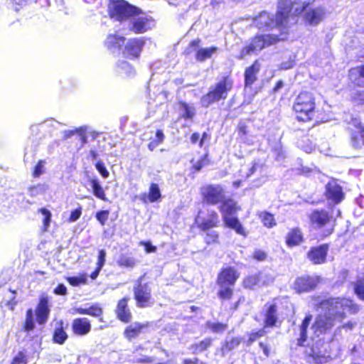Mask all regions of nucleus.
Wrapping results in <instances>:
<instances>
[{"label":"nucleus","instance_id":"obj_1","mask_svg":"<svg viewBox=\"0 0 364 364\" xmlns=\"http://www.w3.org/2000/svg\"><path fill=\"white\" fill-rule=\"evenodd\" d=\"M315 301L314 309L332 312L331 314H318L312 324L315 333L325 334L330 331L335 325V321H342L346 318L345 310L350 314H356L360 311V306L352 299L345 296H328L321 299L320 296H313Z\"/></svg>","mask_w":364,"mask_h":364},{"label":"nucleus","instance_id":"obj_2","mask_svg":"<svg viewBox=\"0 0 364 364\" xmlns=\"http://www.w3.org/2000/svg\"><path fill=\"white\" fill-rule=\"evenodd\" d=\"M203 201L208 205L220 203L219 210L222 214L224 226L234 230L237 235L246 237L247 232L240 219L235 216L241 210V207L234 199L225 197V190L220 185L208 184L200 190Z\"/></svg>","mask_w":364,"mask_h":364},{"label":"nucleus","instance_id":"obj_3","mask_svg":"<svg viewBox=\"0 0 364 364\" xmlns=\"http://www.w3.org/2000/svg\"><path fill=\"white\" fill-rule=\"evenodd\" d=\"M316 1L299 0L301 7L294 9L295 2L293 0H278L277 11L274 16L269 19V22L266 25L267 30L287 28L291 18L299 16L302 11H305L313 5Z\"/></svg>","mask_w":364,"mask_h":364},{"label":"nucleus","instance_id":"obj_4","mask_svg":"<svg viewBox=\"0 0 364 364\" xmlns=\"http://www.w3.org/2000/svg\"><path fill=\"white\" fill-rule=\"evenodd\" d=\"M333 207L314 209L308 215L311 226L317 232L319 240L330 237L335 231L336 218L333 214Z\"/></svg>","mask_w":364,"mask_h":364},{"label":"nucleus","instance_id":"obj_5","mask_svg":"<svg viewBox=\"0 0 364 364\" xmlns=\"http://www.w3.org/2000/svg\"><path fill=\"white\" fill-rule=\"evenodd\" d=\"M240 277L235 267L228 266L220 269L216 277L218 287L217 296L221 303L230 301L235 295L234 287Z\"/></svg>","mask_w":364,"mask_h":364},{"label":"nucleus","instance_id":"obj_6","mask_svg":"<svg viewBox=\"0 0 364 364\" xmlns=\"http://www.w3.org/2000/svg\"><path fill=\"white\" fill-rule=\"evenodd\" d=\"M292 110L297 122L308 123L314 118L316 97L310 91H301L294 100Z\"/></svg>","mask_w":364,"mask_h":364},{"label":"nucleus","instance_id":"obj_7","mask_svg":"<svg viewBox=\"0 0 364 364\" xmlns=\"http://www.w3.org/2000/svg\"><path fill=\"white\" fill-rule=\"evenodd\" d=\"M50 299L48 296L42 294L38 299V302L33 310L30 308L26 311L25 320L23 323V330L29 333L35 328V319L38 325H45L50 316Z\"/></svg>","mask_w":364,"mask_h":364},{"label":"nucleus","instance_id":"obj_8","mask_svg":"<svg viewBox=\"0 0 364 364\" xmlns=\"http://www.w3.org/2000/svg\"><path fill=\"white\" fill-rule=\"evenodd\" d=\"M234 80L230 74L222 76L200 98L203 107H209L214 103L225 101L233 89Z\"/></svg>","mask_w":364,"mask_h":364},{"label":"nucleus","instance_id":"obj_9","mask_svg":"<svg viewBox=\"0 0 364 364\" xmlns=\"http://www.w3.org/2000/svg\"><path fill=\"white\" fill-rule=\"evenodd\" d=\"M107 14L111 19L122 23L132 20L143 11L126 0H109Z\"/></svg>","mask_w":364,"mask_h":364},{"label":"nucleus","instance_id":"obj_10","mask_svg":"<svg viewBox=\"0 0 364 364\" xmlns=\"http://www.w3.org/2000/svg\"><path fill=\"white\" fill-rule=\"evenodd\" d=\"M280 41L279 37L274 34H257L253 36L250 43L242 48L240 55L237 56L239 60H242L246 55H250L253 53L261 51L265 48L277 43Z\"/></svg>","mask_w":364,"mask_h":364},{"label":"nucleus","instance_id":"obj_11","mask_svg":"<svg viewBox=\"0 0 364 364\" xmlns=\"http://www.w3.org/2000/svg\"><path fill=\"white\" fill-rule=\"evenodd\" d=\"M134 299L137 307L143 309L150 307L154 304L151 289L147 283H141V277L137 279V283L133 289Z\"/></svg>","mask_w":364,"mask_h":364},{"label":"nucleus","instance_id":"obj_12","mask_svg":"<svg viewBox=\"0 0 364 364\" xmlns=\"http://www.w3.org/2000/svg\"><path fill=\"white\" fill-rule=\"evenodd\" d=\"M345 193L338 180L331 178L325 185L323 196L331 205H338L345 199Z\"/></svg>","mask_w":364,"mask_h":364},{"label":"nucleus","instance_id":"obj_13","mask_svg":"<svg viewBox=\"0 0 364 364\" xmlns=\"http://www.w3.org/2000/svg\"><path fill=\"white\" fill-rule=\"evenodd\" d=\"M203 213L202 210H199L195 218V223L200 231L207 232L219 227L220 223V217L215 210H208L204 216L201 215Z\"/></svg>","mask_w":364,"mask_h":364},{"label":"nucleus","instance_id":"obj_14","mask_svg":"<svg viewBox=\"0 0 364 364\" xmlns=\"http://www.w3.org/2000/svg\"><path fill=\"white\" fill-rule=\"evenodd\" d=\"M320 282L321 278L318 276L301 275L295 279L293 288L296 293L301 294L314 291Z\"/></svg>","mask_w":364,"mask_h":364},{"label":"nucleus","instance_id":"obj_15","mask_svg":"<svg viewBox=\"0 0 364 364\" xmlns=\"http://www.w3.org/2000/svg\"><path fill=\"white\" fill-rule=\"evenodd\" d=\"M145 41L143 38H132L124 43L122 55L127 59L134 60L140 58Z\"/></svg>","mask_w":364,"mask_h":364},{"label":"nucleus","instance_id":"obj_16","mask_svg":"<svg viewBox=\"0 0 364 364\" xmlns=\"http://www.w3.org/2000/svg\"><path fill=\"white\" fill-rule=\"evenodd\" d=\"M349 124L351 146L355 149H363L364 147V125L356 119H353Z\"/></svg>","mask_w":364,"mask_h":364},{"label":"nucleus","instance_id":"obj_17","mask_svg":"<svg viewBox=\"0 0 364 364\" xmlns=\"http://www.w3.org/2000/svg\"><path fill=\"white\" fill-rule=\"evenodd\" d=\"M330 245L323 243L312 246L306 252V258L314 265H319L327 262Z\"/></svg>","mask_w":364,"mask_h":364},{"label":"nucleus","instance_id":"obj_18","mask_svg":"<svg viewBox=\"0 0 364 364\" xmlns=\"http://www.w3.org/2000/svg\"><path fill=\"white\" fill-rule=\"evenodd\" d=\"M303 20L306 25L317 26L325 18L326 9L323 6H316L313 8L306 9L302 11Z\"/></svg>","mask_w":364,"mask_h":364},{"label":"nucleus","instance_id":"obj_19","mask_svg":"<svg viewBox=\"0 0 364 364\" xmlns=\"http://www.w3.org/2000/svg\"><path fill=\"white\" fill-rule=\"evenodd\" d=\"M68 324L63 319L55 321V326L52 331V342L55 344L63 346L65 343L69 336L66 331Z\"/></svg>","mask_w":364,"mask_h":364},{"label":"nucleus","instance_id":"obj_20","mask_svg":"<svg viewBox=\"0 0 364 364\" xmlns=\"http://www.w3.org/2000/svg\"><path fill=\"white\" fill-rule=\"evenodd\" d=\"M129 300V296H124L117 301L115 309L117 319L124 323H129L132 319V314L128 306Z\"/></svg>","mask_w":364,"mask_h":364},{"label":"nucleus","instance_id":"obj_21","mask_svg":"<svg viewBox=\"0 0 364 364\" xmlns=\"http://www.w3.org/2000/svg\"><path fill=\"white\" fill-rule=\"evenodd\" d=\"M91 329V322L86 317H77L71 322V330L75 336H83L87 335Z\"/></svg>","mask_w":364,"mask_h":364},{"label":"nucleus","instance_id":"obj_22","mask_svg":"<svg viewBox=\"0 0 364 364\" xmlns=\"http://www.w3.org/2000/svg\"><path fill=\"white\" fill-rule=\"evenodd\" d=\"M348 79L355 87H364V64L350 68L348 72Z\"/></svg>","mask_w":364,"mask_h":364},{"label":"nucleus","instance_id":"obj_23","mask_svg":"<svg viewBox=\"0 0 364 364\" xmlns=\"http://www.w3.org/2000/svg\"><path fill=\"white\" fill-rule=\"evenodd\" d=\"M260 63L258 59L255 60L252 63L247 66L244 73V83L245 87H251L257 80V74L260 70Z\"/></svg>","mask_w":364,"mask_h":364},{"label":"nucleus","instance_id":"obj_24","mask_svg":"<svg viewBox=\"0 0 364 364\" xmlns=\"http://www.w3.org/2000/svg\"><path fill=\"white\" fill-rule=\"evenodd\" d=\"M284 238L285 244L289 248L297 247L304 241V234L299 227L291 228Z\"/></svg>","mask_w":364,"mask_h":364},{"label":"nucleus","instance_id":"obj_25","mask_svg":"<svg viewBox=\"0 0 364 364\" xmlns=\"http://www.w3.org/2000/svg\"><path fill=\"white\" fill-rule=\"evenodd\" d=\"M149 326V322H135L133 324L127 326L124 328L123 336L127 341H132L133 340L136 339L142 333L143 330Z\"/></svg>","mask_w":364,"mask_h":364},{"label":"nucleus","instance_id":"obj_26","mask_svg":"<svg viewBox=\"0 0 364 364\" xmlns=\"http://www.w3.org/2000/svg\"><path fill=\"white\" fill-rule=\"evenodd\" d=\"M278 321L277 305L276 304H267L264 313V326L273 328Z\"/></svg>","mask_w":364,"mask_h":364},{"label":"nucleus","instance_id":"obj_27","mask_svg":"<svg viewBox=\"0 0 364 364\" xmlns=\"http://www.w3.org/2000/svg\"><path fill=\"white\" fill-rule=\"evenodd\" d=\"M161 193L159 186L156 183H151L148 193H143L139 196L140 200L146 204L148 203H155L161 198Z\"/></svg>","mask_w":364,"mask_h":364},{"label":"nucleus","instance_id":"obj_28","mask_svg":"<svg viewBox=\"0 0 364 364\" xmlns=\"http://www.w3.org/2000/svg\"><path fill=\"white\" fill-rule=\"evenodd\" d=\"M139 261L131 253H121L116 260L117 265L121 269H133L139 264Z\"/></svg>","mask_w":364,"mask_h":364},{"label":"nucleus","instance_id":"obj_29","mask_svg":"<svg viewBox=\"0 0 364 364\" xmlns=\"http://www.w3.org/2000/svg\"><path fill=\"white\" fill-rule=\"evenodd\" d=\"M126 38L115 33H110L107 36L105 46L108 50H120L124 45Z\"/></svg>","mask_w":364,"mask_h":364},{"label":"nucleus","instance_id":"obj_30","mask_svg":"<svg viewBox=\"0 0 364 364\" xmlns=\"http://www.w3.org/2000/svg\"><path fill=\"white\" fill-rule=\"evenodd\" d=\"M243 338L242 337H231L229 339L225 340L220 346V352L223 355L237 349L242 343Z\"/></svg>","mask_w":364,"mask_h":364},{"label":"nucleus","instance_id":"obj_31","mask_svg":"<svg viewBox=\"0 0 364 364\" xmlns=\"http://www.w3.org/2000/svg\"><path fill=\"white\" fill-rule=\"evenodd\" d=\"M312 315L308 314L305 316L304 318L302 320L300 326H299V337L297 339V346H304V343L306 341L308 338V328L310 324V322L312 320Z\"/></svg>","mask_w":364,"mask_h":364},{"label":"nucleus","instance_id":"obj_32","mask_svg":"<svg viewBox=\"0 0 364 364\" xmlns=\"http://www.w3.org/2000/svg\"><path fill=\"white\" fill-rule=\"evenodd\" d=\"M74 313L80 315H89L100 318L103 315V309L98 304H93L88 308L78 307L74 309Z\"/></svg>","mask_w":364,"mask_h":364},{"label":"nucleus","instance_id":"obj_33","mask_svg":"<svg viewBox=\"0 0 364 364\" xmlns=\"http://www.w3.org/2000/svg\"><path fill=\"white\" fill-rule=\"evenodd\" d=\"M261 272L245 276L242 282V286L245 289L252 290L261 282Z\"/></svg>","mask_w":364,"mask_h":364},{"label":"nucleus","instance_id":"obj_34","mask_svg":"<svg viewBox=\"0 0 364 364\" xmlns=\"http://www.w3.org/2000/svg\"><path fill=\"white\" fill-rule=\"evenodd\" d=\"M90 185L92 188V194L98 199L107 201L105 191L101 185L100 181L97 178H92L89 180Z\"/></svg>","mask_w":364,"mask_h":364},{"label":"nucleus","instance_id":"obj_35","mask_svg":"<svg viewBox=\"0 0 364 364\" xmlns=\"http://www.w3.org/2000/svg\"><path fill=\"white\" fill-rule=\"evenodd\" d=\"M213 338L210 337H206L198 343H193L189 347V350L193 354H198L210 348L213 345Z\"/></svg>","mask_w":364,"mask_h":364},{"label":"nucleus","instance_id":"obj_36","mask_svg":"<svg viewBox=\"0 0 364 364\" xmlns=\"http://www.w3.org/2000/svg\"><path fill=\"white\" fill-rule=\"evenodd\" d=\"M218 50V48L216 46L199 48L195 55L196 60L198 62H204L207 59L210 58Z\"/></svg>","mask_w":364,"mask_h":364},{"label":"nucleus","instance_id":"obj_37","mask_svg":"<svg viewBox=\"0 0 364 364\" xmlns=\"http://www.w3.org/2000/svg\"><path fill=\"white\" fill-rule=\"evenodd\" d=\"M149 20L146 17H139L132 22L130 31L134 33L139 34L146 32L148 30Z\"/></svg>","mask_w":364,"mask_h":364},{"label":"nucleus","instance_id":"obj_38","mask_svg":"<svg viewBox=\"0 0 364 364\" xmlns=\"http://www.w3.org/2000/svg\"><path fill=\"white\" fill-rule=\"evenodd\" d=\"M191 163L192 164L191 167L192 173L200 171L203 167L210 164L208 153H205L198 161H195L194 159H191Z\"/></svg>","mask_w":364,"mask_h":364},{"label":"nucleus","instance_id":"obj_39","mask_svg":"<svg viewBox=\"0 0 364 364\" xmlns=\"http://www.w3.org/2000/svg\"><path fill=\"white\" fill-rule=\"evenodd\" d=\"M258 217L263 226L268 229L272 228L277 225L274 215L268 211L261 212L258 214Z\"/></svg>","mask_w":364,"mask_h":364},{"label":"nucleus","instance_id":"obj_40","mask_svg":"<svg viewBox=\"0 0 364 364\" xmlns=\"http://www.w3.org/2000/svg\"><path fill=\"white\" fill-rule=\"evenodd\" d=\"M178 105L183 110L181 117L183 119H192L193 118L196 113L195 107L193 106L190 105L188 103L183 100L178 101Z\"/></svg>","mask_w":364,"mask_h":364},{"label":"nucleus","instance_id":"obj_41","mask_svg":"<svg viewBox=\"0 0 364 364\" xmlns=\"http://www.w3.org/2000/svg\"><path fill=\"white\" fill-rule=\"evenodd\" d=\"M205 326L209 331L215 333H223L228 327L227 323L212 321L206 322Z\"/></svg>","mask_w":364,"mask_h":364},{"label":"nucleus","instance_id":"obj_42","mask_svg":"<svg viewBox=\"0 0 364 364\" xmlns=\"http://www.w3.org/2000/svg\"><path fill=\"white\" fill-rule=\"evenodd\" d=\"M65 280L73 287H78L87 283V274L80 273L77 277H67Z\"/></svg>","mask_w":364,"mask_h":364},{"label":"nucleus","instance_id":"obj_43","mask_svg":"<svg viewBox=\"0 0 364 364\" xmlns=\"http://www.w3.org/2000/svg\"><path fill=\"white\" fill-rule=\"evenodd\" d=\"M75 133L77 134L80 137V140L81 142V144H80V148H81L87 142V136L86 135L85 130L82 127L77 128L75 130L68 131L65 134L64 137L68 138Z\"/></svg>","mask_w":364,"mask_h":364},{"label":"nucleus","instance_id":"obj_44","mask_svg":"<svg viewBox=\"0 0 364 364\" xmlns=\"http://www.w3.org/2000/svg\"><path fill=\"white\" fill-rule=\"evenodd\" d=\"M38 212L43 215L42 230L44 232L48 231L51 223V213L46 208H41Z\"/></svg>","mask_w":364,"mask_h":364},{"label":"nucleus","instance_id":"obj_45","mask_svg":"<svg viewBox=\"0 0 364 364\" xmlns=\"http://www.w3.org/2000/svg\"><path fill=\"white\" fill-rule=\"evenodd\" d=\"M206 234L204 237V242L207 245L218 244L220 242L219 233L216 231L205 232Z\"/></svg>","mask_w":364,"mask_h":364},{"label":"nucleus","instance_id":"obj_46","mask_svg":"<svg viewBox=\"0 0 364 364\" xmlns=\"http://www.w3.org/2000/svg\"><path fill=\"white\" fill-rule=\"evenodd\" d=\"M354 293L360 299L364 301V279H358L353 286Z\"/></svg>","mask_w":364,"mask_h":364},{"label":"nucleus","instance_id":"obj_47","mask_svg":"<svg viewBox=\"0 0 364 364\" xmlns=\"http://www.w3.org/2000/svg\"><path fill=\"white\" fill-rule=\"evenodd\" d=\"M46 163V161L44 159H40L38 161L32 171V176L33 178H38L45 173L44 166Z\"/></svg>","mask_w":364,"mask_h":364},{"label":"nucleus","instance_id":"obj_48","mask_svg":"<svg viewBox=\"0 0 364 364\" xmlns=\"http://www.w3.org/2000/svg\"><path fill=\"white\" fill-rule=\"evenodd\" d=\"M265 333V331L263 328H261L257 331H252L248 333V338L246 343L247 346H251L258 338L264 336Z\"/></svg>","mask_w":364,"mask_h":364},{"label":"nucleus","instance_id":"obj_49","mask_svg":"<svg viewBox=\"0 0 364 364\" xmlns=\"http://www.w3.org/2000/svg\"><path fill=\"white\" fill-rule=\"evenodd\" d=\"M251 258L257 262H264L268 258V254L263 250L255 249L251 255Z\"/></svg>","mask_w":364,"mask_h":364},{"label":"nucleus","instance_id":"obj_50","mask_svg":"<svg viewBox=\"0 0 364 364\" xmlns=\"http://www.w3.org/2000/svg\"><path fill=\"white\" fill-rule=\"evenodd\" d=\"M308 357L311 358L312 362L315 364H324L328 361V356H326L324 354H319L312 353L308 355Z\"/></svg>","mask_w":364,"mask_h":364},{"label":"nucleus","instance_id":"obj_51","mask_svg":"<svg viewBox=\"0 0 364 364\" xmlns=\"http://www.w3.org/2000/svg\"><path fill=\"white\" fill-rule=\"evenodd\" d=\"M116 67L121 71H124L127 75L134 71V67L126 60H119L117 63Z\"/></svg>","mask_w":364,"mask_h":364},{"label":"nucleus","instance_id":"obj_52","mask_svg":"<svg viewBox=\"0 0 364 364\" xmlns=\"http://www.w3.org/2000/svg\"><path fill=\"white\" fill-rule=\"evenodd\" d=\"M201 43V40L200 38H196L190 41L188 45V47L183 50V54L184 55H189L191 53L197 49Z\"/></svg>","mask_w":364,"mask_h":364},{"label":"nucleus","instance_id":"obj_53","mask_svg":"<svg viewBox=\"0 0 364 364\" xmlns=\"http://www.w3.org/2000/svg\"><path fill=\"white\" fill-rule=\"evenodd\" d=\"M28 363V356L23 351H18L11 361V364H27Z\"/></svg>","mask_w":364,"mask_h":364},{"label":"nucleus","instance_id":"obj_54","mask_svg":"<svg viewBox=\"0 0 364 364\" xmlns=\"http://www.w3.org/2000/svg\"><path fill=\"white\" fill-rule=\"evenodd\" d=\"M109 216V210H101L96 213L95 218L100 223L102 226H104L106 224Z\"/></svg>","mask_w":364,"mask_h":364},{"label":"nucleus","instance_id":"obj_55","mask_svg":"<svg viewBox=\"0 0 364 364\" xmlns=\"http://www.w3.org/2000/svg\"><path fill=\"white\" fill-rule=\"evenodd\" d=\"M350 100L356 105H364V90H358L354 92Z\"/></svg>","mask_w":364,"mask_h":364},{"label":"nucleus","instance_id":"obj_56","mask_svg":"<svg viewBox=\"0 0 364 364\" xmlns=\"http://www.w3.org/2000/svg\"><path fill=\"white\" fill-rule=\"evenodd\" d=\"M95 166L104 178H107L109 177V173L102 161L100 160L97 161L96 164H95Z\"/></svg>","mask_w":364,"mask_h":364},{"label":"nucleus","instance_id":"obj_57","mask_svg":"<svg viewBox=\"0 0 364 364\" xmlns=\"http://www.w3.org/2000/svg\"><path fill=\"white\" fill-rule=\"evenodd\" d=\"M81 215H82V207L79 206L70 212V216L68 218L67 221L69 223L75 222L80 218Z\"/></svg>","mask_w":364,"mask_h":364},{"label":"nucleus","instance_id":"obj_58","mask_svg":"<svg viewBox=\"0 0 364 364\" xmlns=\"http://www.w3.org/2000/svg\"><path fill=\"white\" fill-rule=\"evenodd\" d=\"M106 261V251L104 249L100 250L98 251L97 260L96 263V267L102 269L105 264Z\"/></svg>","mask_w":364,"mask_h":364},{"label":"nucleus","instance_id":"obj_59","mask_svg":"<svg viewBox=\"0 0 364 364\" xmlns=\"http://www.w3.org/2000/svg\"><path fill=\"white\" fill-rule=\"evenodd\" d=\"M139 245L144 247L146 253H154L157 250V247L153 245L150 241H141Z\"/></svg>","mask_w":364,"mask_h":364},{"label":"nucleus","instance_id":"obj_60","mask_svg":"<svg viewBox=\"0 0 364 364\" xmlns=\"http://www.w3.org/2000/svg\"><path fill=\"white\" fill-rule=\"evenodd\" d=\"M237 129L238 132V135L240 137H243L246 136L249 131H248V126L243 122H240L237 126Z\"/></svg>","mask_w":364,"mask_h":364},{"label":"nucleus","instance_id":"obj_61","mask_svg":"<svg viewBox=\"0 0 364 364\" xmlns=\"http://www.w3.org/2000/svg\"><path fill=\"white\" fill-rule=\"evenodd\" d=\"M53 291L55 294L60 296H65L68 294L67 287L63 284H58Z\"/></svg>","mask_w":364,"mask_h":364},{"label":"nucleus","instance_id":"obj_62","mask_svg":"<svg viewBox=\"0 0 364 364\" xmlns=\"http://www.w3.org/2000/svg\"><path fill=\"white\" fill-rule=\"evenodd\" d=\"M42 189V186L38 184L36 186H31L28 187V190L31 196L33 197L38 195Z\"/></svg>","mask_w":364,"mask_h":364},{"label":"nucleus","instance_id":"obj_63","mask_svg":"<svg viewBox=\"0 0 364 364\" xmlns=\"http://www.w3.org/2000/svg\"><path fill=\"white\" fill-rule=\"evenodd\" d=\"M154 361V359L150 356H144L140 358H137L134 360L133 362L135 363L139 364H149L151 363Z\"/></svg>","mask_w":364,"mask_h":364},{"label":"nucleus","instance_id":"obj_64","mask_svg":"<svg viewBox=\"0 0 364 364\" xmlns=\"http://www.w3.org/2000/svg\"><path fill=\"white\" fill-rule=\"evenodd\" d=\"M259 346L262 349L265 357L268 358L270 356V348L267 343L259 342Z\"/></svg>","mask_w":364,"mask_h":364}]
</instances>
